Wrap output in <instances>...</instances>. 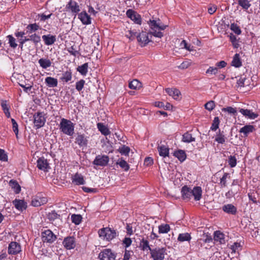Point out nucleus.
<instances>
[{"mask_svg":"<svg viewBox=\"0 0 260 260\" xmlns=\"http://www.w3.org/2000/svg\"><path fill=\"white\" fill-rule=\"evenodd\" d=\"M181 192L183 200H189L193 196L194 200L198 201L201 200L202 196V190L200 186H196L191 189L185 185L182 187Z\"/></svg>","mask_w":260,"mask_h":260,"instance_id":"nucleus-1","label":"nucleus"},{"mask_svg":"<svg viewBox=\"0 0 260 260\" xmlns=\"http://www.w3.org/2000/svg\"><path fill=\"white\" fill-rule=\"evenodd\" d=\"M149 25L151 29V34L155 37L161 38L163 36V34L159 30H164L166 28V25L161 24L160 20H150L148 22Z\"/></svg>","mask_w":260,"mask_h":260,"instance_id":"nucleus-2","label":"nucleus"},{"mask_svg":"<svg viewBox=\"0 0 260 260\" xmlns=\"http://www.w3.org/2000/svg\"><path fill=\"white\" fill-rule=\"evenodd\" d=\"M99 237L103 240L110 241L118 236V233L112 228L106 227L99 230Z\"/></svg>","mask_w":260,"mask_h":260,"instance_id":"nucleus-3","label":"nucleus"},{"mask_svg":"<svg viewBox=\"0 0 260 260\" xmlns=\"http://www.w3.org/2000/svg\"><path fill=\"white\" fill-rule=\"evenodd\" d=\"M59 127L60 131L67 135L71 136L74 133V125L70 120L62 118Z\"/></svg>","mask_w":260,"mask_h":260,"instance_id":"nucleus-4","label":"nucleus"},{"mask_svg":"<svg viewBox=\"0 0 260 260\" xmlns=\"http://www.w3.org/2000/svg\"><path fill=\"white\" fill-rule=\"evenodd\" d=\"M236 78L237 79L236 86L238 89H241L242 87H245L249 90L252 88L251 79L249 77H247L246 75H242Z\"/></svg>","mask_w":260,"mask_h":260,"instance_id":"nucleus-5","label":"nucleus"},{"mask_svg":"<svg viewBox=\"0 0 260 260\" xmlns=\"http://www.w3.org/2000/svg\"><path fill=\"white\" fill-rule=\"evenodd\" d=\"M166 251L165 247H156L151 250V256L153 260H164Z\"/></svg>","mask_w":260,"mask_h":260,"instance_id":"nucleus-6","label":"nucleus"},{"mask_svg":"<svg viewBox=\"0 0 260 260\" xmlns=\"http://www.w3.org/2000/svg\"><path fill=\"white\" fill-rule=\"evenodd\" d=\"M33 118L35 126L37 129L40 128L45 125L46 118L45 117L44 112H38L35 113Z\"/></svg>","mask_w":260,"mask_h":260,"instance_id":"nucleus-7","label":"nucleus"},{"mask_svg":"<svg viewBox=\"0 0 260 260\" xmlns=\"http://www.w3.org/2000/svg\"><path fill=\"white\" fill-rule=\"evenodd\" d=\"M67 12H71L75 17L80 11V8L78 3L73 0H70L66 6Z\"/></svg>","mask_w":260,"mask_h":260,"instance_id":"nucleus-8","label":"nucleus"},{"mask_svg":"<svg viewBox=\"0 0 260 260\" xmlns=\"http://www.w3.org/2000/svg\"><path fill=\"white\" fill-rule=\"evenodd\" d=\"M56 239V236L50 230H47L42 233V239L44 242L52 243Z\"/></svg>","mask_w":260,"mask_h":260,"instance_id":"nucleus-9","label":"nucleus"},{"mask_svg":"<svg viewBox=\"0 0 260 260\" xmlns=\"http://www.w3.org/2000/svg\"><path fill=\"white\" fill-rule=\"evenodd\" d=\"M115 254L109 249L104 250L99 254V258L101 260H115Z\"/></svg>","mask_w":260,"mask_h":260,"instance_id":"nucleus-10","label":"nucleus"},{"mask_svg":"<svg viewBox=\"0 0 260 260\" xmlns=\"http://www.w3.org/2000/svg\"><path fill=\"white\" fill-rule=\"evenodd\" d=\"M21 251V247L19 243L16 242H11L8 246V252L9 254L15 255Z\"/></svg>","mask_w":260,"mask_h":260,"instance_id":"nucleus-11","label":"nucleus"},{"mask_svg":"<svg viewBox=\"0 0 260 260\" xmlns=\"http://www.w3.org/2000/svg\"><path fill=\"white\" fill-rule=\"evenodd\" d=\"M126 14L127 17L130 18L135 23L138 24H141L142 18L141 15L136 11L132 9H128L126 11Z\"/></svg>","mask_w":260,"mask_h":260,"instance_id":"nucleus-12","label":"nucleus"},{"mask_svg":"<svg viewBox=\"0 0 260 260\" xmlns=\"http://www.w3.org/2000/svg\"><path fill=\"white\" fill-rule=\"evenodd\" d=\"M64 248L68 250L74 249L76 247L75 238L73 236H69L65 238L62 242Z\"/></svg>","mask_w":260,"mask_h":260,"instance_id":"nucleus-13","label":"nucleus"},{"mask_svg":"<svg viewBox=\"0 0 260 260\" xmlns=\"http://www.w3.org/2000/svg\"><path fill=\"white\" fill-rule=\"evenodd\" d=\"M109 160V157L107 155H98L95 157L93 164L96 166H106Z\"/></svg>","mask_w":260,"mask_h":260,"instance_id":"nucleus-14","label":"nucleus"},{"mask_svg":"<svg viewBox=\"0 0 260 260\" xmlns=\"http://www.w3.org/2000/svg\"><path fill=\"white\" fill-rule=\"evenodd\" d=\"M48 201L46 197H42L40 194L36 196L31 201V205L34 207H39L45 204Z\"/></svg>","mask_w":260,"mask_h":260,"instance_id":"nucleus-15","label":"nucleus"},{"mask_svg":"<svg viewBox=\"0 0 260 260\" xmlns=\"http://www.w3.org/2000/svg\"><path fill=\"white\" fill-rule=\"evenodd\" d=\"M88 138L84 134H78L75 139V143L77 144L80 147H86L88 144Z\"/></svg>","mask_w":260,"mask_h":260,"instance_id":"nucleus-16","label":"nucleus"},{"mask_svg":"<svg viewBox=\"0 0 260 260\" xmlns=\"http://www.w3.org/2000/svg\"><path fill=\"white\" fill-rule=\"evenodd\" d=\"M37 167L41 170L47 172L50 168L49 163L47 159L42 157L37 160Z\"/></svg>","mask_w":260,"mask_h":260,"instance_id":"nucleus-17","label":"nucleus"},{"mask_svg":"<svg viewBox=\"0 0 260 260\" xmlns=\"http://www.w3.org/2000/svg\"><path fill=\"white\" fill-rule=\"evenodd\" d=\"M137 40L142 44L145 45L147 44L150 40L148 38V34L145 31H142L137 36Z\"/></svg>","mask_w":260,"mask_h":260,"instance_id":"nucleus-18","label":"nucleus"},{"mask_svg":"<svg viewBox=\"0 0 260 260\" xmlns=\"http://www.w3.org/2000/svg\"><path fill=\"white\" fill-rule=\"evenodd\" d=\"M13 204L19 211H23L27 208V203L23 200L15 199L13 201Z\"/></svg>","mask_w":260,"mask_h":260,"instance_id":"nucleus-19","label":"nucleus"},{"mask_svg":"<svg viewBox=\"0 0 260 260\" xmlns=\"http://www.w3.org/2000/svg\"><path fill=\"white\" fill-rule=\"evenodd\" d=\"M239 112L244 116L251 119H254L258 116L257 114L248 109H240Z\"/></svg>","mask_w":260,"mask_h":260,"instance_id":"nucleus-20","label":"nucleus"},{"mask_svg":"<svg viewBox=\"0 0 260 260\" xmlns=\"http://www.w3.org/2000/svg\"><path fill=\"white\" fill-rule=\"evenodd\" d=\"M222 210L224 212L232 215H235L237 212V208L231 204H228L223 206Z\"/></svg>","mask_w":260,"mask_h":260,"instance_id":"nucleus-21","label":"nucleus"},{"mask_svg":"<svg viewBox=\"0 0 260 260\" xmlns=\"http://www.w3.org/2000/svg\"><path fill=\"white\" fill-rule=\"evenodd\" d=\"M78 18L84 24H89L91 23V18L88 14L83 11L78 15Z\"/></svg>","mask_w":260,"mask_h":260,"instance_id":"nucleus-22","label":"nucleus"},{"mask_svg":"<svg viewBox=\"0 0 260 260\" xmlns=\"http://www.w3.org/2000/svg\"><path fill=\"white\" fill-rule=\"evenodd\" d=\"M166 92L175 100H178L181 95L180 91L176 88H168L166 89Z\"/></svg>","mask_w":260,"mask_h":260,"instance_id":"nucleus-23","label":"nucleus"},{"mask_svg":"<svg viewBox=\"0 0 260 260\" xmlns=\"http://www.w3.org/2000/svg\"><path fill=\"white\" fill-rule=\"evenodd\" d=\"M42 39L46 45L49 46L53 44L56 41L55 36L51 35H43Z\"/></svg>","mask_w":260,"mask_h":260,"instance_id":"nucleus-24","label":"nucleus"},{"mask_svg":"<svg viewBox=\"0 0 260 260\" xmlns=\"http://www.w3.org/2000/svg\"><path fill=\"white\" fill-rule=\"evenodd\" d=\"M254 127L252 125H246L240 128L239 133H243L244 136H247L248 135L253 132Z\"/></svg>","mask_w":260,"mask_h":260,"instance_id":"nucleus-25","label":"nucleus"},{"mask_svg":"<svg viewBox=\"0 0 260 260\" xmlns=\"http://www.w3.org/2000/svg\"><path fill=\"white\" fill-rule=\"evenodd\" d=\"M140 247L141 248V249L143 251L149 250L150 252L152 249L150 247L148 241L144 238L140 241Z\"/></svg>","mask_w":260,"mask_h":260,"instance_id":"nucleus-26","label":"nucleus"},{"mask_svg":"<svg viewBox=\"0 0 260 260\" xmlns=\"http://www.w3.org/2000/svg\"><path fill=\"white\" fill-rule=\"evenodd\" d=\"M9 185L13 189L15 193H19L21 191V187L17 181L11 180L9 182Z\"/></svg>","mask_w":260,"mask_h":260,"instance_id":"nucleus-27","label":"nucleus"},{"mask_svg":"<svg viewBox=\"0 0 260 260\" xmlns=\"http://www.w3.org/2000/svg\"><path fill=\"white\" fill-rule=\"evenodd\" d=\"M182 141L183 142L189 143L192 142H194L196 141V138L192 136L191 134L187 132L182 135Z\"/></svg>","mask_w":260,"mask_h":260,"instance_id":"nucleus-28","label":"nucleus"},{"mask_svg":"<svg viewBox=\"0 0 260 260\" xmlns=\"http://www.w3.org/2000/svg\"><path fill=\"white\" fill-rule=\"evenodd\" d=\"M45 82L47 86L50 87H55L57 86L58 81L57 79L51 77H47L45 79Z\"/></svg>","mask_w":260,"mask_h":260,"instance_id":"nucleus-29","label":"nucleus"},{"mask_svg":"<svg viewBox=\"0 0 260 260\" xmlns=\"http://www.w3.org/2000/svg\"><path fill=\"white\" fill-rule=\"evenodd\" d=\"M158 151L160 156L166 157L169 156V149L165 145L158 146Z\"/></svg>","mask_w":260,"mask_h":260,"instance_id":"nucleus-30","label":"nucleus"},{"mask_svg":"<svg viewBox=\"0 0 260 260\" xmlns=\"http://www.w3.org/2000/svg\"><path fill=\"white\" fill-rule=\"evenodd\" d=\"M73 182L75 183L76 185H82L85 183L83 177L78 173H76L73 177Z\"/></svg>","mask_w":260,"mask_h":260,"instance_id":"nucleus-31","label":"nucleus"},{"mask_svg":"<svg viewBox=\"0 0 260 260\" xmlns=\"http://www.w3.org/2000/svg\"><path fill=\"white\" fill-rule=\"evenodd\" d=\"M26 32L28 34H31L34 32H35L39 30V29H41L40 26L39 25L37 24V23H31L27 25V26L26 27Z\"/></svg>","mask_w":260,"mask_h":260,"instance_id":"nucleus-32","label":"nucleus"},{"mask_svg":"<svg viewBox=\"0 0 260 260\" xmlns=\"http://www.w3.org/2000/svg\"><path fill=\"white\" fill-rule=\"evenodd\" d=\"M191 239L190 235L188 233L179 234L177 240L179 242L190 241Z\"/></svg>","mask_w":260,"mask_h":260,"instance_id":"nucleus-33","label":"nucleus"},{"mask_svg":"<svg viewBox=\"0 0 260 260\" xmlns=\"http://www.w3.org/2000/svg\"><path fill=\"white\" fill-rule=\"evenodd\" d=\"M38 62L40 66L44 69H47L51 66V62L48 58H41L39 60Z\"/></svg>","mask_w":260,"mask_h":260,"instance_id":"nucleus-34","label":"nucleus"},{"mask_svg":"<svg viewBox=\"0 0 260 260\" xmlns=\"http://www.w3.org/2000/svg\"><path fill=\"white\" fill-rule=\"evenodd\" d=\"M97 127L99 131L105 136H107L110 134V132L108 128L102 123H98L97 124Z\"/></svg>","mask_w":260,"mask_h":260,"instance_id":"nucleus-35","label":"nucleus"},{"mask_svg":"<svg viewBox=\"0 0 260 260\" xmlns=\"http://www.w3.org/2000/svg\"><path fill=\"white\" fill-rule=\"evenodd\" d=\"M214 239L215 241H219L221 244L224 242V235L219 231L214 232Z\"/></svg>","mask_w":260,"mask_h":260,"instance_id":"nucleus-36","label":"nucleus"},{"mask_svg":"<svg viewBox=\"0 0 260 260\" xmlns=\"http://www.w3.org/2000/svg\"><path fill=\"white\" fill-rule=\"evenodd\" d=\"M88 63H85L81 66H79L77 68V71L82 76H86L88 72Z\"/></svg>","mask_w":260,"mask_h":260,"instance_id":"nucleus-37","label":"nucleus"},{"mask_svg":"<svg viewBox=\"0 0 260 260\" xmlns=\"http://www.w3.org/2000/svg\"><path fill=\"white\" fill-rule=\"evenodd\" d=\"M174 155L181 162L183 161L186 158V153L185 151L182 150H178L175 151Z\"/></svg>","mask_w":260,"mask_h":260,"instance_id":"nucleus-38","label":"nucleus"},{"mask_svg":"<svg viewBox=\"0 0 260 260\" xmlns=\"http://www.w3.org/2000/svg\"><path fill=\"white\" fill-rule=\"evenodd\" d=\"M232 65L236 68H239L242 66L240 55L238 53L235 54L232 61Z\"/></svg>","mask_w":260,"mask_h":260,"instance_id":"nucleus-39","label":"nucleus"},{"mask_svg":"<svg viewBox=\"0 0 260 260\" xmlns=\"http://www.w3.org/2000/svg\"><path fill=\"white\" fill-rule=\"evenodd\" d=\"M116 164L125 171H127L129 169V165L122 158H119L116 162Z\"/></svg>","mask_w":260,"mask_h":260,"instance_id":"nucleus-40","label":"nucleus"},{"mask_svg":"<svg viewBox=\"0 0 260 260\" xmlns=\"http://www.w3.org/2000/svg\"><path fill=\"white\" fill-rule=\"evenodd\" d=\"M225 139L223 132H220L219 130L216 136L215 140L219 144H223L225 141Z\"/></svg>","mask_w":260,"mask_h":260,"instance_id":"nucleus-41","label":"nucleus"},{"mask_svg":"<svg viewBox=\"0 0 260 260\" xmlns=\"http://www.w3.org/2000/svg\"><path fill=\"white\" fill-rule=\"evenodd\" d=\"M170 231V226L168 224H161L158 226V232L160 234H166Z\"/></svg>","mask_w":260,"mask_h":260,"instance_id":"nucleus-42","label":"nucleus"},{"mask_svg":"<svg viewBox=\"0 0 260 260\" xmlns=\"http://www.w3.org/2000/svg\"><path fill=\"white\" fill-rule=\"evenodd\" d=\"M28 41H32L35 45H37L39 43L41 42V37L36 33H34L29 36V38H28Z\"/></svg>","mask_w":260,"mask_h":260,"instance_id":"nucleus-43","label":"nucleus"},{"mask_svg":"<svg viewBox=\"0 0 260 260\" xmlns=\"http://www.w3.org/2000/svg\"><path fill=\"white\" fill-rule=\"evenodd\" d=\"M72 74L71 71H66L62 74L60 80L62 81L68 82L72 79Z\"/></svg>","mask_w":260,"mask_h":260,"instance_id":"nucleus-44","label":"nucleus"},{"mask_svg":"<svg viewBox=\"0 0 260 260\" xmlns=\"http://www.w3.org/2000/svg\"><path fill=\"white\" fill-rule=\"evenodd\" d=\"M48 219L51 221H54L55 219L60 218V215L57 214L55 210H53L51 212L48 213L47 214Z\"/></svg>","mask_w":260,"mask_h":260,"instance_id":"nucleus-45","label":"nucleus"},{"mask_svg":"<svg viewBox=\"0 0 260 260\" xmlns=\"http://www.w3.org/2000/svg\"><path fill=\"white\" fill-rule=\"evenodd\" d=\"M67 51L72 55L75 57L79 55L80 52L79 50H77V46L74 45L67 48Z\"/></svg>","mask_w":260,"mask_h":260,"instance_id":"nucleus-46","label":"nucleus"},{"mask_svg":"<svg viewBox=\"0 0 260 260\" xmlns=\"http://www.w3.org/2000/svg\"><path fill=\"white\" fill-rule=\"evenodd\" d=\"M141 83L137 79L133 80L129 83L128 86L131 89H136L141 87Z\"/></svg>","mask_w":260,"mask_h":260,"instance_id":"nucleus-47","label":"nucleus"},{"mask_svg":"<svg viewBox=\"0 0 260 260\" xmlns=\"http://www.w3.org/2000/svg\"><path fill=\"white\" fill-rule=\"evenodd\" d=\"M238 3L243 9L247 10L251 6L248 0H238Z\"/></svg>","mask_w":260,"mask_h":260,"instance_id":"nucleus-48","label":"nucleus"},{"mask_svg":"<svg viewBox=\"0 0 260 260\" xmlns=\"http://www.w3.org/2000/svg\"><path fill=\"white\" fill-rule=\"evenodd\" d=\"M82 217L79 214H73L71 216L72 221L76 225L79 224L82 221Z\"/></svg>","mask_w":260,"mask_h":260,"instance_id":"nucleus-49","label":"nucleus"},{"mask_svg":"<svg viewBox=\"0 0 260 260\" xmlns=\"http://www.w3.org/2000/svg\"><path fill=\"white\" fill-rule=\"evenodd\" d=\"M7 38L9 40L8 43L10 46L13 49L16 48L18 45L16 42V39L12 35H8Z\"/></svg>","mask_w":260,"mask_h":260,"instance_id":"nucleus-50","label":"nucleus"},{"mask_svg":"<svg viewBox=\"0 0 260 260\" xmlns=\"http://www.w3.org/2000/svg\"><path fill=\"white\" fill-rule=\"evenodd\" d=\"M118 151L122 155H128L130 151V148L128 146L123 145L122 147L119 148Z\"/></svg>","mask_w":260,"mask_h":260,"instance_id":"nucleus-51","label":"nucleus"},{"mask_svg":"<svg viewBox=\"0 0 260 260\" xmlns=\"http://www.w3.org/2000/svg\"><path fill=\"white\" fill-rule=\"evenodd\" d=\"M11 122L12 123L13 131L14 132L15 134L16 135V138L18 139V124H17V122L16 121V120L13 118L11 119Z\"/></svg>","mask_w":260,"mask_h":260,"instance_id":"nucleus-52","label":"nucleus"},{"mask_svg":"<svg viewBox=\"0 0 260 260\" xmlns=\"http://www.w3.org/2000/svg\"><path fill=\"white\" fill-rule=\"evenodd\" d=\"M219 120L218 117H215L214 118L213 122L210 129L212 131H215L219 127Z\"/></svg>","mask_w":260,"mask_h":260,"instance_id":"nucleus-53","label":"nucleus"},{"mask_svg":"<svg viewBox=\"0 0 260 260\" xmlns=\"http://www.w3.org/2000/svg\"><path fill=\"white\" fill-rule=\"evenodd\" d=\"M215 107V102L213 101H210L205 105V108L207 110L211 111L214 109Z\"/></svg>","mask_w":260,"mask_h":260,"instance_id":"nucleus-54","label":"nucleus"},{"mask_svg":"<svg viewBox=\"0 0 260 260\" xmlns=\"http://www.w3.org/2000/svg\"><path fill=\"white\" fill-rule=\"evenodd\" d=\"M228 163L231 168L235 167L237 165V159L235 156L231 155L228 159Z\"/></svg>","mask_w":260,"mask_h":260,"instance_id":"nucleus-55","label":"nucleus"},{"mask_svg":"<svg viewBox=\"0 0 260 260\" xmlns=\"http://www.w3.org/2000/svg\"><path fill=\"white\" fill-rule=\"evenodd\" d=\"M228 177H230L229 174L224 173L220 180V184L222 186L225 187L226 186V179Z\"/></svg>","mask_w":260,"mask_h":260,"instance_id":"nucleus-56","label":"nucleus"},{"mask_svg":"<svg viewBox=\"0 0 260 260\" xmlns=\"http://www.w3.org/2000/svg\"><path fill=\"white\" fill-rule=\"evenodd\" d=\"M231 29L237 35H240L241 33V30L237 24L232 23L231 25Z\"/></svg>","mask_w":260,"mask_h":260,"instance_id":"nucleus-57","label":"nucleus"},{"mask_svg":"<svg viewBox=\"0 0 260 260\" xmlns=\"http://www.w3.org/2000/svg\"><path fill=\"white\" fill-rule=\"evenodd\" d=\"M85 81L83 79H81L76 83V89L78 91H80L84 87L85 84Z\"/></svg>","mask_w":260,"mask_h":260,"instance_id":"nucleus-58","label":"nucleus"},{"mask_svg":"<svg viewBox=\"0 0 260 260\" xmlns=\"http://www.w3.org/2000/svg\"><path fill=\"white\" fill-rule=\"evenodd\" d=\"M230 38L234 47L236 48H238L239 44L237 42L236 37L233 34H231L230 36Z\"/></svg>","mask_w":260,"mask_h":260,"instance_id":"nucleus-59","label":"nucleus"},{"mask_svg":"<svg viewBox=\"0 0 260 260\" xmlns=\"http://www.w3.org/2000/svg\"><path fill=\"white\" fill-rule=\"evenodd\" d=\"M222 111L228 112L230 114L235 115L237 113V110L236 108H234L232 107H228L226 108H223L222 109Z\"/></svg>","mask_w":260,"mask_h":260,"instance_id":"nucleus-60","label":"nucleus"},{"mask_svg":"<svg viewBox=\"0 0 260 260\" xmlns=\"http://www.w3.org/2000/svg\"><path fill=\"white\" fill-rule=\"evenodd\" d=\"M218 72V68L217 67H210L209 69L206 71V74L211 75H215Z\"/></svg>","mask_w":260,"mask_h":260,"instance_id":"nucleus-61","label":"nucleus"},{"mask_svg":"<svg viewBox=\"0 0 260 260\" xmlns=\"http://www.w3.org/2000/svg\"><path fill=\"white\" fill-rule=\"evenodd\" d=\"M0 160L3 161L8 160V156L4 150L0 149Z\"/></svg>","mask_w":260,"mask_h":260,"instance_id":"nucleus-62","label":"nucleus"},{"mask_svg":"<svg viewBox=\"0 0 260 260\" xmlns=\"http://www.w3.org/2000/svg\"><path fill=\"white\" fill-rule=\"evenodd\" d=\"M180 46L182 48H185L186 50L190 51L193 50L192 49L193 47L191 46L190 45H188L185 40H183L181 42V43L180 44Z\"/></svg>","mask_w":260,"mask_h":260,"instance_id":"nucleus-63","label":"nucleus"},{"mask_svg":"<svg viewBox=\"0 0 260 260\" xmlns=\"http://www.w3.org/2000/svg\"><path fill=\"white\" fill-rule=\"evenodd\" d=\"M132 240L130 238L125 237L122 241V244L126 248L128 247L132 244Z\"/></svg>","mask_w":260,"mask_h":260,"instance_id":"nucleus-64","label":"nucleus"}]
</instances>
